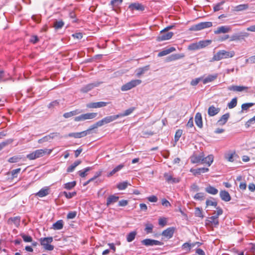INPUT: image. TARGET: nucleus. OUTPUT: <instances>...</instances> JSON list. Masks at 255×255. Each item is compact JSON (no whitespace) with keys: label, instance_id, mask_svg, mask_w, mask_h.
Returning a JSON list of instances; mask_svg holds the SVG:
<instances>
[{"label":"nucleus","instance_id":"nucleus-1","mask_svg":"<svg viewBox=\"0 0 255 255\" xmlns=\"http://www.w3.org/2000/svg\"><path fill=\"white\" fill-rule=\"evenodd\" d=\"M52 150L48 149H37L32 153H30L26 155V157L29 160H34L36 158L43 156L45 154H50Z\"/></svg>","mask_w":255,"mask_h":255},{"label":"nucleus","instance_id":"nucleus-2","mask_svg":"<svg viewBox=\"0 0 255 255\" xmlns=\"http://www.w3.org/2000/svg\"><path fill=\"white\" fill-rule=\"evenodd\" d=\"M118 118H119L118 115L107 116L95 123L92 126V127L93 129H94L98 127H102L105 124H108L112 122Z\"/></svg>","mask_w":255,"mask_h":255},{"label":"nucleus","instance_id":"nucleus-3","mask_svg":"<svg viewBox=\"0 0 255 255\" xmlns=\"http://www.w3.org/2000/svg\"><path fill=\"white\" fill-rule=\"evenodd\" d=\"M234 51H227L224 50L219 51L213 57L215 61H219L222 59L232 58L235 55Z\"/></svg>","mask_w":255,"mask_h":255},{"label":"nucleus","instance_id":"nucleus-4","mask_svg":"<svg viewBox=\"0 0 255 255\" xmlns=\"http://www.w3.org/2000/svg\"><path fill=\"white\" fill-rule=\"evenodd\" d=\"M211 40H201L198 42L191 43L188 46V49L190 50H196L203 48L209 45L211 43Z\"/></svg>","mask_w":255,"mask_h":255},{"label":"nucleus","instance_id":"nucleus-5","mask_svg":"<svg viewBox=\"0 0 255 255\" xmlns=\"http://www.w3.org/2000/svg\"><path fill=\"white\" fill-rule=\"evenodd\" d=\"M53 238L51 237L42 238L39 239V242L41 246H43V248L45 250L52 251L54 249V246L51 245V244L53 242Z\"/></svg>","mask_w":255,"mask_h":255},{"label":"nucleus","instance_id":"nucleus-6","mask_svg":"<svg viewBox=\"0 0 255 255\" xmlns=\"http://www.w3.org/2000/svg\"><path fill=\"white\" fill-rule=\"evenodd\" d=\"M94 130L92 126L87 130L79 132H72L68 135L64 136V137H73L76 138H81L86 136L88 134L92 133V131Z\"/></svg>","mask_w":255,"mask_h":255},{"label":"nucleus","instance_id":"nucleus-7","mask_svg":"<svg viewBox=\"0 0 255 255\" xmlns=\"http://www.w3.org/2000/svg\"><path fill=\"white\" fill-rule=\"evenodd\" d=\"M212 22L210 21L202 22L197 24L193 25L189 28L190 31H199L205 28L212 26Z\"/></svg>","mask_w":255,"mask_h":255},{"label":"nucleus","instance_id":"nucleus-8","mask_svg":"<svg viewBox=\"0 0 255 255\" xmlns=\"http://www.w3.org/2000/svg\"><path fill=\"white\" fill-rule=\"evenodd\" d=\"M141 83V80L136 79L133 80L130 82L124 84L121 87V90L123 91H126L136 87V86Z\"/></svg>","mask_w":255,"mask_h":255},{"label":"nucleus","instance_id":"nucleus-9","mask_svg":"<svg viewBox=\"0 0 255 255\" xmlns=\"http://www.w3.org/2000/svg\"><path fill=\"white\" fill-rule=\"evenodd\" d=\"M173 35L172 32H167L164 30L161 31V34L157 37V40L158 41L166 40L170 39Z\"/></svg>","mask_w":255,"mask_h":255},{"label":"nucleus","instance_id":"nucleus-10","mask_svg":"<svg viewBox=\"0 0 255 255\" xmlns=\"http://www.w3.org/2000/svg\"><path fill=\"white\" fill-rule=\"evenodd\" d=\"M141 244L145 246H161L163 245V243L155 240L150 239H146L143 240L141 242Z\"/></svg>","mask_w":255,"mask_h":255},{"label":"nucleus","instance_id":"nucleus-11","mask_svg":"<svg viewBox=\"0 0 255 255\" xmlns=\"http://www.w3.org/2000/svg\"><path fill=\"white\" fill-rule=\"evenodd\" d=\"M60 136V133L58 132L51 133L48 135L45 136L44 137L39 139L38 140L39 143H43V142L49 141L55 137Z\"/></svg>","mask_w":255,"mask_h":255},{"label":"nucleus","instance_id":"nucleus-12","mask_svg":"<svg viewBox=\"0 0 255 255\" xmlns=\"http://www.w3.org/2000/svg\"><path fill=\"white\" fill-rule=\"evenodd\" d=\"M128 8L130 11H143L145 9V6L138 2H134L130 4Z\"/></svg>","mask_w":255,"mask_h":255},{"label":"nucleus","instance_id":"nucleus-13","mask_svg":"<svg viewBox=\"0 0 255 255\" xmlns=\"http://www.w3.org/2000/svg\"><path fill=\"white\" fill-rule=\"evenodd\" d=\"M231 29V27L230 26H221L217 27V28L214 31V33L215 34L227 33L230 32Z\"/></svg>","mask_w":255,"mask_h":255},{"label":"nucleus","instance_id":"nucleus-14","mask_svg":"<svg viewBox=\"0 0 255 255\" xmlns=\"http://www.w3.org/2000/svg\"><path fill=\"white\" fill-rule=\"evenodd\" d=\"M203 157V152L200 153L199 155L194 153L190 158L192 163H202Z\"/></svg>","mask_w":255,"mask_h":255},{"label":"nucleus","instance_id":"nucleus-15","mask_svg":"<svg viewBox=\"0 0 255 255\" xmlns=\"http://www.w3.org/2000/svg\"><path fill=\"white\" fill-rule=\"evenodd\" d=\"M109 103L105 102H93L89 103L87 107L89 108H100L106 107Z\"/></svg>","mask_w":255,"mask_h":255},{"label":"nucleus","instance_id":"nucleus-16","mask_svg":"<svg viewBox=\"0 0 255 255\" xmlns=\"http://www.w3.org/2000/svg\"><path fill=\"white\" fill-rule=\"evenodd\" d=\"M164 177L165 180L168 183H178L180 181V179L179 178H174L172 177V175L168 173H165L164 174Z\"/></svg>","mask_w":255,"mask_h":255},{"label":"nucleus","instance_id":"nucleus-17","mask_svg":"<svg viewBox=\"0 0 255 255\" xmlns=\"http://www.w3.org/2000/svg\"><path fill=\"white\" fill-rule=\"evenodd\" d=\"M249 34L247 32H242L240 34H233L230 37V41L239 40L243 39L244 37H247L249 36Z\"/></svg>","mask_w":255,"mask_h":255},{"label":"nucleus","instance_id":"nucleus-18","mask_svg":"<svg viewBox=\"0 0 255 255\" xmlns=\"http://www.w3.org/2000/svg\"><path fill=\"white\" fill-rule=\"evenodd\" d=\"M206 225L207 226H218L219 225L218 218H217V216H214L208 218L206 220Z\"/></svg>","mask_w":255,"mask_h":255},{"label":"nucleus","instance_id":"nucleus-19","mask_svg":"<svg viewBox=\"0 0 255 255\" xmlns=\"http://www.w3.org/2000/svg\"><path fill=\"white\" fill-rule=\"evenodd\" d=\"M101 83V82H97L89 84L85 86V87H83L81 89V91L84 93H87L88 91L92 90V89H93L94 87H98V86H99Z\"/></svg>","mask_w":255,"mask_h":255},{"label":"nucleus","instance_id":"nucleus-20","mask_svg":"<svg viewBox=\"0 0 255 255\" xmlns=\"http://www.w3.org/2000/svg\"><path fill=\"white\" fill-rule=\"evenodd\" d=\"M175 228L173 227L168 228L167 229L162 232V235L168 239H170L172 237Z\"/></svg>","mask_w":255,"mask_h":255},{"label":"nucleus","instance_id":"nucleus-21","mask_svg":"<svg viewBox=\"0 0 255 255\" xmlns=\"http://www.w3.org/2000/svg\"><path fill=\"white\" fill-rule=\"evenodd\" d=\"M149 70V65H147L137 69L135 71L136 76L140 77L142 75Z\"/></svg>","mask_w":255,"mask_h":255},{"label":"nucleus","instance_id":"nucleus-22","mask_svg":"<svg viewBox=\"0 0 255 255\" xmlns=\"http://www.w3.org/2000/svg\"><path fill=\"white\" fill-rule=\"evenodd\" d=\"M248 88L246 86H237V85H232L229 86L228 88V89L230 91H233L234 92H242L244 90H247Z\"/></svg>","mask_w":255,"mask_h":255},{"label":"nucleus","instance_id":"nucleus-23","mask_svg":"<svg viewBox=\"0 0 255 255\" xmlns=\"http://www.w3.org/2000/svg\"><path fill=\"white\" fill-rule=\"evenodd\" d=\"M214 160V156L212 154L209 155L207 157H205L203 154V160L202 161V164H206L208 166H210Z\"/></svg>","mask_w":255,"mask_h":255},{"label":"nucleus","instance_id":"nucleus-24","mask_svg":"<svg viewBox=\"0 0 255 255\" xmlns=\"http://www.w3.org/2000/svg\"><path fill=\"white\" fill-rule=\"evenodd\" d=\"M220 111V108H216L214 106H211L208 108V114L209 116L213 117L218 114Z\"/></svg>","mask_w":255,"mask_h":255},{"label":"nucleus","instance_id":"nucleus-25","mask_svg":"<svg viewBox=\"0 0 255 255\" xmlns=\"http://www.w3.org/2000/svg\"><path fill=\"white\" fill-rule=\"evenodd\" d=\"M184 57V55L183 54H174L167 57L166 61L167 62H170L182 58Z\"/></svg>","mask_w":255,"mask_h":255},{"label":"nucleus","instance_id":"nucleus-26","mask_svg":"<svg viewBox=\"0 0 255 255\" xmlns=\"http://www.w3.org/2000/svg\"><path fill=\"white\" fill-rule=\"evenodd\" d=\"M209 171V168H205V167H203V168H197V169H193V168H191L190 169V172H191L192 173H193V174L195 175V176H196L197 175H200L201 174V173H205V172H207Z\"/></svg>","mask_w":255,"mask_h":255},{"label":"nucleus","instance_id":"nucleus-27","mask_svg":"<svg viewBox=\"0 0 255 255\" xmlns=\"http://www.w3.org/2000/svg\"><path fill=\"white\" fill-rule=\"evenodd\" d=\"M220 196L222 200L226 202H228L231 199L229 193L225 190H222L220 191Z\"/></svg>","mask_w":255,"mask_h":255},{"label":"nucleus","instance_id":"nucleus-28","mask_svg":"<svg viewBox=\"0 0 255 255\" xmlns=\"http://www.w3.org/2000/svg\"><path fill=\"white\" fill-rule=\"evenodd\" d=\"M195 122L196 125L200 128H202L203 127V122H202V117L201 114L200 113H197L195 117Z\"/></svg>","mask_w":255,"mask_h":255},{"label":"nucleus","instance_id":"nucleus-29","mask_svg":"<svg viewBox=\"0 0 255 255\" xmlns=\"http://www.w3.org/2000/svg\"><path fill=\"white\" fill-rule=\"evenodd\" d=\"M230 117V114L226 113L223 115L220 119L218 121L217 124L220 126H223L225 125L228 121Z\"/></svg>","mask_w":255,"mask_h":255},{"label":"nucleus","instance_id":"nucleus-30","mask_svg":"<svg viewBox=\"0 0 255 255\" xmlns=\"http://www.w3.org/2000/svg\"><path fill=\"white\" fill-rule=\"evenodd\" d=\"M119 197L118 196H116L114 195H112L109 196L107 199V206H109L110 205L116 203L118 202Z\"/></svg>","mask_w":255,"mask_h":255},{"label":"nucleus","instance_id":"nucleus-31","mask_svg":"<svg viewBox=\"0 0 255 255\" xmlns=\"http://www.w3.org/2000/svg\"><path fill=\"white\" fill-rule=\"evenodd\" d=\"M49 194V189L47 187L42 188L36 194V195L39 197H43Z\"/></svg>","mask_w":255,"mask_h":255},{"label":"nucleus","instance_id":"nucleus-32","mask_svg":"<svg viewBox=\"0 0 255 255\" xmlns=\"http://www.w3.org/2000/svg\"><path fill=\"white\" fill-rule=\"evenodd\" d=\"M82 113V111L79 109H77L76 110L71 111L69 112L65 113L63 114V117L65 118H69L70 117H72L74 116H76L77 115L80 114Z\"/></svg>","mask_w":255,"mask_h":255},{"label":"nucleus","instance_id":"nucleus-33","mask_svg":"<svg viewBox=\"0 0 255 255\" xmlns=\"http://www.w3.org/2000/svg\"><path fill=\"white\" fill-rule=\"evenodd\" d=\"M20 221V218L18 216L11 217L8 219L7 223L8 224H14L16 227H18L19 225Z\"/></svg>","mask_w":255,"mask_h":255},{"label":"nucleus","instance_id":"nucleus-34","mask_svg":"<svg viewBox=\"0 0 255 255\" xmlns=\"http://www.w3.org/2000/svg\"><path fill=\"white\" fill-rule=\"evenodd\" d=\"M135 109V108L134 107L130 108L125 111L124 113H120L118 115L119 116V118L128 116L131 114L134 111Z\"/></svg>","mask_w":255,"mask_h":255},{"label":"nucleus","instance_id":"nucleus-35","mask_svg":"<svg viewBox=\"0 0 255 255\" xmlns=\"http://www.w3.org/2000/svg\"><path fill=\"white\" fill-rule=\"evenodd\" d=\"M122 2L123 0H112L110 3L112 9L116 10V8L118 7Z\"/></svg>","mask_w":255,"mask_h":255},{"label":"nucleus","instance_id":"nucleus-36","mask_svg":"<svg viewBox=\"0 0 255 255\" xmlns=\"http://www.w3.org/2000/svg\"><path fill=\"white\" fill-rule=\"evenodd\" d=\"M217 78V74L215 75H209L205 79H204L203 82L204 84H206L209 82L213 81Z\"/></svg>","mask_w":255,"mask_h":255},{"label":"nucleus","instance_id":"nucleus-37","mask_svg":"<svg viewBox=\"0 0 255 255\" xmlns=\"http://www.w3.org/2000/svg\"><path fill=\"white\" fill-rule=\"evenodd\" d=\"M205 191L207 193L212 195H216L218 192V190L216 188L211 186L207 187L205 188Z\"/></svg>","mask_w":255,"mask_h":255},{"label":"nucleus","instance_id":"nucleus-38","mask_svg":"<svg viewBox=\"0 0 255 255\" xmlns=\"http://www.w3.org/2000/svg\"><path fill=\"white\" fill-rule=\"evenodd\" d=\"M63 227V222L62 220H58L53 225V228L54 230H61Z\"/></svg>","mask_w":255,"mask_h":255},{"label":"nucleus","instance_id":"nucleus-39","mask_svg":"<svg viewBox=\"0 0 255 255\" xmlns=\"http://www.w3.org/2000/svg\"><path fill=\"white\" fill-rule=\"evenodd\" d=\"M249 7V5L248 4H242L237 5L234 7V10L236 11H240L246 10L248 9Z\"/></svg>","mask_w":255,"mask_h":255},{"label":"nucleus","instance_id":"nucleus-40","mask_svg":"<svg viewBox=\"0 0 255 255\" xmlns=\"http://www.w3.org/2000/svg\"><path fill=\"white\" fill-rule=\"evenodd\" d=\"M81 161L80 160H76L75 161L73 164H72L71 165H70L69 167H68L67 169V171L68 172H71L73 171L78 165H79L81 163Z\"/></svg>","mask_w":255,"mask_h":255},{"label":"nucleus","instance_id":"nucleus-41","mask_svg":"<svg viewBox=\"0 0 255 255\" xmlns=\"http://www.w3.org/2000/svg\"><path fill=\"white\" fill-rule=\"evenodd\" d=\"M124 167V165L123 164L119 165L108 174V176L110 177V176L113 175L117 172H118V171H120L121 169H122Z\"/></svg>","mask_w":255,"mask_h":255},{"label":"nucleus","instance_id":"nucleus-42","mask_svg":"<svg viewBox=\"0 0 255 255\" xmlns=\"http://www.w3.org/2000/svg\"><path fill=\"white\" fill-rule=\"evenodd\" d=\"M97 113H89L84 114V116L85 120L93 119L97 117Z\"/></svg>","mask_w":255,"mask_h":255},{"label":"nucleus","instance_id":"nucleus-43","mask_svg":"<svg viewBox=\"0 0 255 255\" xmlns=\"http://www.w3.org/2000/svg\"><path fill=\"white\" fill-rule=\"evenodd\" d=\"M92 169V167H88L85 168L83 170H80L78 171V174L81 177H85L87 175V172L89 171Z\"/></svg>","mask_w":255,"mask_h":255},{"label":"nucleus","instance_id":"nucleus-44","mask_svg":"<svg viewBox=\"0 0 255 255\" xmlns=\"http://www.w3.org/2000/svg\"><path fill=\"white\" fill-rule=\"evenodd\" d=\"M136 232L135 231L131 232L128 234L127 236V240L128 242H132L135 237Z\"/></svg>","mask_w":255,"mask_h":255},{"label":"nucleus","instance_id":"nucleus-45","mask_svg":"<svg viewBox=\"0 0 255 255\" xmlns=\"http://www.w3.org/2000/svg\"><path fill=\"white\" fill-rule=\"evenodd\" d=\"M64 24L63 21L62 20H56L54 22L53 26L56 29H58L61 28L63 26Z\"/></svg>","mask_w":255,"mask_h":255},{"label":"nucleus","instance_id":"nucleus-46","mask_svg":"<svg viewBox=\"0 0 255 255\" xmlns=\"http://www.w3.org/2000/svg\"><path fill=\"white\" fill-rule=\"evenodd\" d=\"M237 105V98H233L231 101L228 104V107L229 109H233L235 108Z\"/></svg>","mask_w":255,"mask_h":255},{"label":"nucleus","instance_id":"nucleus-47","mask_svg":"<svg viewBox=\"0 0 255 255\" xmlns=\"http://www.w3.org/2000/svg\"><path fill=\"white\" fill-rule=\"evenodd\" d=\"M254 105L253 103H249L243 104L242 105V111L241 112H243L244 111H247L250 108L253 106Z\"/></svg>","mask_w":255,"mask_h":255},{"label":"nucleus","instance_id":"nucleus-48","mask_svg":"<svg viewBox=\"0 0 255 255\" xmlns=\"http://www.w3.org/2000/svg\"><path fill=\"white\" fill-rule=\"evenodd\" d=\"M20 236L25 242L30 243L32 242V238L31 237L26 235L24 234H21Z\"/></svg>","mask_w":255,"mask_h":255},{"label":"nucleus","instance_id":"nucleus-49","mask_svg":"<svg viewBox=\"0 0 255 255\" xmlns=\"http://www.w3.org/2000/svg\"><path fill=\"white\" fill-rule=\"evenodd\" d=\"M128 184L127 181L121 182L117 185V188L121 190H124L128 187Z\"/></svg>","mask_w":255,"mask_h":255},{"label":"nucleus","instance_id":"nucleus-50","mask_svg":"<svg viewBox=\"0 0 255 255\" xmlns=\"http://www.w3.org/2000/svg\"><path fill=\"white\" fill-rule=\"evenodd\" d=\"M76 181L68 182L64 184V188L68 190H70L76 185Z\"/></svg>","mask_w":255,"mask_h":255},{"label":"nucleus","instance_id":"nucleus-51","mask_svg":"<svg viewBox=\"0 0 255 255\" xmlns=\"http://www.w3.org/2000/svg\"><path fill=\"white\" fill-rule=\"evenodd\" d=\"M205 198L204 194L203 193H198L195 195L194 198L196 200H203Z\"/></svg>","mask_w":255,"mask_h":255},{"label":"nucleus","instance_id":"nucleus-52","mask_svg":"<svg viewBox=\"0 0 255 255\" xmlns=\"http://www.w3.org/2000/svg\"><path fill=\"white\" fill-rule=\"evenodd\" d=\"M182 134V130L181 129H178L176 131L175 136H174V140L175 142H177L178 141L180 137L181 136V135Z\"/></svg>","mask_w":255,"mask_h":255},{"label":"nucleus","instance_id":"nucleus-53","mask_svg":"<svg viewBox=\"0 0 255 255\" xmlns=\"http://www.w3.org/2000/svg\"><path fill=\"white\" fill-rule=\"evenodd\" d=\"M153 226L151 224H147L145 225V231L147 234L151 233L152 232Z\"/></svg>","mask_w":255,"mask_h":255},{"label":"nucleus","instance_id":"nucleus-54","mask_svg":"<svg viewBox=\"0 0 255 255\" xmlns=\"http://www.w3.org/2000/svg\"><path fill=\"white\" fill-rule=\"evenodd\" d=\"M63 194L65 196V197L67 198L70 199L76 195V192H67L64 191L63 192Z\"/></svg>","mask_w":255,"mask_h":255},{"label":"nucleus","instance_id":"nucleus-55","mask_svg":"<svg viewBox=\"0 0 255 255\" xmlns=\"http://www.w3.org/2000/svg\"><path fill=\"white\" fill-rule=\"evenodd\" d=\"M224 3V1H221L220 2L218 3L214 6V11H218L223 8L222 7V5Z\"/></svg>","mask_w":255,"mask_h":255},{"label":"nucleus","instance_id":"nucleus-56","mask_svg":"<svg viewBox=\"0 0 255 255\" xmlns=\"http://www.w3.org/2000/svg\"><path fill=\"white\" fill-rule=\"evenodd\" d=\"M235 153H229L226 155V158L230 162L234 161V157L236 156Z\"/></svg>","mask_w":255,"mask_h":255},{"label":"nucleus","instance_id":"nucleus-57","mask_svg":"<svg viewBox=\"0 0 255 255\" xmlns=\"http://www.w3.org/2000/svg\"><path fill=\"white\" fill-rule=\"evenodd\" d=\"M12 141H13V140L12 139H8L6 140L5 141L1 142L0 143V145L2 147V148H3V147L6 146V145H7L10 144L11 143H12Z\"/></svg>","mask_w":255,"mask_h":255},{"label":"nucleus","instance_id":"nucleus-58","mask_svg":"<svg viewBox=\"0 0 255 255\" xmlns=\"http://www.w3.org/2000/svg\"><path fill=\"white\" fill-rule=\"evenodd\" d=\"M12 141H13V140L12 139H8L6 140L5 141L1 142L0 143V145L2 147V148H3V147L6 146V145H7L10 144L11 143H12Z\"/></svg>","mask_w":255,"mask_h":255},{"label":"nucleus","instance_id":"nucleus-59","mask_svg":"<svg viewBox=\"0 0 255 255\" xmlns=\"http://www.w3.org/2000/svg\"><path fill=\"white\" fill-rule=\"evenodd\" d=\"M12 141H13V140L12 139H8L6 140L5 141L1 142L0 143V145L2 147V148H3V147L6 146V145H7L10 144L11 143H12Z\"/></svg>","mask_w":255,"mask_h":255},{"label":"nucleus","instance_id":"nucleus-60","mask_svg":"<svg viewBox=\"0 0 255 255\" xmlns=\"http://www.w3.org/2000/svg\"><path fill=\"white\" fill-rule=\"evenodd\" d=\"M158 224L162 227L165 226L167 224V220L165 218H160L158 220Z\"/></svg>","mask_w":255,"mask_h":255},{"label":"nucleus","instance_id":"nucleus-61","mask_svg":"<svg viewBox=\"0 0 255 255\" xmlns=\"http://www.w3.org/2000/svg\"><path fill=\"white\" fill-rule=\"evenodd\" d=\"M195 215L196 217L203 218V216L202 215V211L199 208H195Z\"/></svg>","mask_w":255,"mask_h":255},{"label":"nucleus","instance_id":"nucleus-62","mask_svg":"<svg viewBox=\"0 0 255 255\" xmlns=\"http://www.w3.org/2000/svg\"><path fill=\"white\" fill-rule=\"evenodd\" d=\"M20 170L21 169L20 168L12 170L11 172L12 177H16L17 174L19 173Z\"/></svg>","mask_w":255,"mask_h":255},{"label":"nucleus","instance_id":"nucleus-63","mask_svg":"<svg viewBox=\"0 0 255 255\" xmlns=\"http://www.w3.org/2000/svg\"><path fill=\"white\" fill-rule=\"evenodd\" d=\"M128 203V200H122L119 202L118 205L121 207L126 206Z\"/></svg>","mask_w":255,"mask_h":255},{"label":"nucleus","instance_id":"nucleus-64","mask_svg":"<svg viewBox=\"0 0 255 255\" xmlns=\"http://www.w3.org/2000/svg\"><path fill=\"white\" fill-rule=\"evenodd\" d=\"M206 204L207 206H213L216 207L217 205V203L216 202H214L210 200H207L206 202Z\"/></svg>","mask_w":255,"mask_h":255}]
</instances>
